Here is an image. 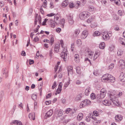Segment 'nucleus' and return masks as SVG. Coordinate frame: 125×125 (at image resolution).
I'll use <instances>...</instances> for the list:
<instances>
[{"label": "nucleus", "mask_w": 125, "mask_h": 125, "mask_svg": "<svg viewBox=\"0 0 125 125\" xmlns=\"http://www.w3.org/2000/svg\"><path fill=\"white\" fill-rule=\"evenodd\" d=\"M123 116L120 115H117L115 117L116 121L119 122L121 121L123 119Z\"/></svg>", "instance_id": "obj_12"}, {"label": "nucleus", "mask_w": 125, "mask_h": 125, "mask_svg": "<svg viewBox=\"0 0 125 125\" xmlns=\"http://www.w3.org/2000/svg\"><path fill=\"white\" fill-rule=\"evenodd\" d=\"M80 31L79 30H76L75 31V33L76 34V35H78Z\"/></svg>", "instance_id": "obj_58"}, {"label": "nucleus", "mask_w": 125, "mask_h": 125, "mask_svg": "<svg viewBox=\"0 0 125 125\" xmlns=\"http://www.w3.org/2000/svg\"><path fill=\"white\" fill-rule=\"evenodd\" d=\"M8 69H5L3 72V76L5 78H7L8 76Z\"/></svg>", "instance_id": "obj_19"}, {"label": "nucleus", "mask_w": 125, "mask_h": 125, "mask_svg": "<svg viewBox=\"0 0 125 125\" xmlns=\"http://www.w3.org/2000/svg\"><path fill=\"white\" fill-rule=\"evenodd\" d=\"M31 98L33 100H35L37 99V96L36 94H33Z\"/></svg>", "instance_id": "obj_43"}, {"label": "nucleus", "mask_w": 125, "mask_h": 125, "mask_svg": "<svg viewBox=\"0 0 125 125\" xmlns=\"http://www.w3.org/2000/svg\"><path fill=\"white\" fill-rule=\"evenodd\" d=\"M69 6L70 8H73L74 7V4L73 3H70Z\"/></svg>", "instance_id": "obj_60"}, {"label": "nucleus", "mask_w": 125, "mask_h": 125, "mask_svg": "<svg viewBox=\"0 0 125 125\" xmlns=\"http://www.w3.org/2000/svg\"><path fill=\"white\" fill-rule=\"evenodd\" d=\"M84 52L87 54L88 57L90 58H93L94 53L93 52L88 49H87Z\"/></svg>", "instance_id": "obj_7"}, {"label": "nucleus", "mask_w": 125, "mask_h": 125, "mask_svg": "<svg viewBox=\"0 0 125 125\" xmlns=\"http://www.w3.org/2000/svg\"><path fill=\"white\" fill-rule=\"evenodd\" d=\"M57 85L56 82L55 81L52 87V89H54L55 87L57 86Z\"/></svg>", "instance_id": "obj_51"}, {"label": "nucleus", "mask_w": 125, "mask_h": 125, "mask_svg": "<svg viewBox=\"0 0 125 125\" xmlns=\"http://www.w3.org/2000/svg\"><path fill=\"white\" fill-rule=\"evenodd\" d=\"M71 108H67L65 111L66 113H69L70 112H71Z\"/></svg>", "instance_id": "obj_57"}, {"label": "nucleus", "mask_w": 125, "mask_h": 125, "mask_svg": "<svg viewBox=\"0 0 125 125\" xmlns=\"http://www.w3.org/2000/svg\"><path fill=\"white\" fill-rule=\"evenodd\" d=\"M88 34V31L87 30H84L82 34L81 38L82 39H85V38Z\"/></svg>", "instance_id": "obj_10"}, {"label": "nucleus", "mask_w": 125, "mask_h": 125, "mask_svg": "<svg viewBox=\"0 0 125 125\" xmlns=\"http://www.w3.org/2000/svg\"><path fill=\"white\" fill-rule=\"evenodd\" d=\"M100 34V33L98 31H96L93 34V36H98Z\"/></svg>", "instance_id": "obj_35"}, {"label": "nucleus", "mask_w": 125, "mask_h": 125, "mask_svg": "<svg viewBox=\"0 0 125 125\" xmlns=\"http://www.w3.org/2000/svg\"><path fill=\"white\" fill-rule=\"evenodd\" d=\"M79 56L78 54H76L74 55V60L76 62L78 63L79 62Z\"/></svg>", "instance_id": "obj_25"}, {"label": "nucleus", "mask_w": 125, "mask_h": 125, "mask_svg": "<svg viewBox=\"0 0 125 125\" xmlns=\"http://www.w3.org/2000/svg\"><path fill=\"white\" fill-rule=\"evenodd\" d=\"M16 124L17 125H22L21 122L20 121L18 120H14L11 123V124Z\"/></svg>", "instance_id": "obj_15"}, {"label": "nucleus", "mask_w": 125, "mask_h": 125, "mask_svg": "<svg viewBox=\"0 0 125 125\" xmlns=\"http://www.w3.org/2000/svg\"><path fill=\"white\" fill-rule=\"evenodd\" d=\"M90 13L87 11H85L81 12L79 15V17L81 20H84L90 15Z\"/></svg>", "instance_id": "obj_3"}, {"label": "nucleus", "mask_w": 125, "mask_h": 125, "mask_svg": "<svg viewBox=\"0 0 125 125\" xmlns=\"http://www.w3.org/2000/svg\"><path fill=\"white\" fill-rule=\"evenodd\" d=\"M95 10V9L93 6H91L89 7V10L90 11H92Z\"/></svg>", "instance_id": "obj_47"}, {"label": "nucleus", "mask_w": 125, "mask_h": 125, "mask_svg": "<svg viewBox=\"0 0 125 125\" xmlns=\"http://www.w3.org/2000/svg\"><path fill=\"white\" fill-rule=\"evenodd\" d=\"M76 43L79 45H81L82 42L81 40L80 39H78Z\"/></svg>", "instance_id": "obj_46"}, {"label": "nucleus", "mask_w": 125, "mask_h": 125, "mask_svg": "<svg viewBox=\"0 0 125 125\" xmlns=\"http://www.w3.org/2000/svg\"><path fill=\"white\" fill-rule=\"evenodd\" d=\"M70 80L69 79V81H67V82L65 83L64 84V86L65 87V88L66 87H67L69 85V84L70 83Z\"/></svg>", "instance_id": "obj_38"}, {"label": "nucleus", "mask_w": 125, "mask_h": 125, "mask_svg": "<svg viewBox=\"0 0 125 125\" xmlns=\"http://www.w3.org/2000/svg\"><path fill=\"white\" fill-rule=\"evenodd\" d=\"M94 20V17H90L87 20V22L89 23H91Z\"/></svg>", "instance_id": "obj_28"}, {"label": "nucleus", "mask_w": 125, "mask_h": 125, "mask_svg": "<svg viewBox=\"0 0 125 125\" xmlns=\"http://www.w3.org/2000/svg\"><path fill=\"white\" fill-rule=\"evenodd\" d=\"M37 17V19L38 21V23L40 24L41 25V17L39 15Z\"/></svg>", "instance_id": "obj_36"}, {"label": "nucleus", "mask_w": 125, "mask_h": 125, "mask_svg": "<svg viewBox=\"0 0 125 125\" xmlns=\"http://www.w3.org/2000/svg\"><path fill=\"white\" fill-rule=\"evenodd\" d=\"M91 98L92 99H94L96 98L95 94L94 93H92L90 95Z\"/></svg>", "instance_id": "obj_41"}, {"label": "nucleus", "mask_w": 125, "mask_h": 125, "mask_svg": "<svg viewBox=\"0 0 125 125\" xmlns=\"http://www.w3.org/2000/svg\"><path fill=\"white\" fill-rule=\"evenodd\" d=\"M40 11L42 14H43L44 13V11L42 9V7L41 6L40 8Z\"/></svg>", "instance_id": "obj_56"}, {"label": "nucleus", "mask_w": 125, "mask_h": 125, "mask_svg": "<svg viewBox=\"0 0 125 125\" xmlns=\"http://www.w3.org/2000/svg\"><path fill=\"white\" fill-rule=\"evenodd\" d=\"M92 117L93 116V114H90V115L86 117L85 120L87 122H89L90 121V118L92 119Z\"/></svg>", "instance_id": "obj_23"}, {"label": "nucleus", "mask_w": 125, "mask_h": 125, "mask_svg": "<svg viewBox=\"0 0 125 125\" xmlns=\"http://www.w3.org/2000/svg\"><path fill=\"white\" fill-rule=\"evenodd\" d=\"M34 62V61L33 60L30 59L29 60V64L30 65L33 64Z\"/></svg>", "instance_id": "obj_63"}, {"label": "nucleus", "mask_w": 125, "mask_h": 125, "mask_svg": "<svg viewBox=\"0 0 125 125\" xmlns=\"http://www.w3.org/2000/svg\"><path fill=\"white\" fill-rule=\"evenodd\" d=\"M53 113V111L52 110H50L48 112L46 113L45 117H50L52 115Z\"/></svg>", "instance_id": "obj_17"}, {"label": "nucleus", "mask_w": 125, "mask_h": 125, "mask_svg": "<svg viewBox=\"0 0 125 125\" xmlns=\"http://www.w3.org/2000/svg\"><path fill=\"white\" fill-rule=\"evenodd\" d=\"M102 81L104 82L108 81L109 82L114 83L115 81V78L110 74L106 73L101 78Z\"/></svg>", "instance_id": "obj_1"}, {"label": "nucleus", "mask_w": 125, "mask_h": 125, "mask_svg": "<svg viewBox=\"0 0 125 125\" xmlns=\"http://www.w3.org/2000/svg\"><path fill=\"white\" fill-rule=\"evenodd\" d=\"M90 101L89 100H85L82 101L80 105L81 108H82L85 106L87 105L90 104Z\"/></svg>", "instance_id": "obj_6"}, {"label": "nucleus", "mask_w": 125, "mask_h": 125, "mask_svg": "<svg viewBox=\"0 0 125 125\" xmlns=\"http://www.w3.org/2000/svg\"><path fill=\"white\" fill-rule=\"evenodd\" d=\"M103 104L105 105L108 106L110 105L111 104V103L109 100H105L103 101Z\"/></svg>", "instance_id": "obj_20"}, {"label": "nucleus", "mask_w": 125, "mask_h": 125, "mask_svg": "<svg viewBox=\"0 0 125 125\" xmlns=\"http://www.w3.org/2000/svg\"><path fill=\"white\" fill-rule=\"evenodd\" d=\"M71 50L73 51L74 50V43H72L71 45Z\"/></svg>", "instance_id": "obj_39"}, {"label": "nucleus", "mask_w": 125, "mask_h": 125, "mask_svg": "<svg viewBox=\"0 0 125 125\" xmlns=\"http://www.w3.org/2000/svg\"><path fill=\"white\" fill-rule=\"evenodd\" d=\"M93 114L94 115H93V116H97L98 115V112L96 111H94L93 112Z\"/></svg>", "instance_id": "obj_49"}, {"label": "nucleus", "mask_w": 125, "mask_h": 125, "mask_svg": "<svg viewBox=\"0 0 125 125\" xmlns=\"http://www.w3.org/2000/svg\"><path fill=\"white\" fill-rule=\"evenodd\" d=\"M82 83L81 81L79 80H77L76 82V84L79 85L80 84Z\"/></svg>", "instance_id": "obj_55"}, {"label": "nucleus", "mask_w": 125, "mask_h": 125, "mask_svg": "<svg viewBox=\"0 0 125 125\" xmlns=\"http://www.w3.org/2000/svg\"><path fill=\"white\" fill-rule=\"evenodd\" d=\"M73 72V68L71 66H69L68 68V75L70 74H72Z\"/></svg>", "instance_id": "obj_22"}, {"label": "nucleus", "mask_w": 125, "mask_h": 125, "mask_svg": "<svg viewBox=\"0 0 125 125\" xmlns=\"http://www.w3.org/2000/svg\"><path fill=\"white\" fill-rule=\"evenodd\" d=\"M90 89V88L89 87L86 89L85 92V94L86 95H88L89 94Z\"/></svg>", "instance_id": "obj_30"}, {"label": "nucleus", "mask_w": 125, "mask_h": 125, "mask_svg": "<svg viewBox=\"0 0 125 125\" xmlns=\"http://www.w3.org/2000/svg\"><path fill=\"white\" fill-rule=\"evenodd\" d=\"M122 93L121 92H120L119 93L117 94V97H120L122 95Z\"/></svg>", "instance_id": "obj_62"}, {"label": "nucleus", "mask_w": 125, "mask_h": 125, "mask_svg": "<svg viewBox=\"0 0 125 125\" xmlns=\"http://www.w3.org/2000/svg\"><path fill=\"white\" fill-rule=\"evenodd\" d=\"M76 70L77 73L78 74L81 73V69L80 67H77L76 68Z\"/></svg>", "instance_id": "obj_37"}, {"label": "nucleus", "mask_w": 125, "mask_h": 125, "mask_svg": "<svg viewBox=\"0 0 125 125\" xmlns=\"http://www.w3.org/2000/svg\"><path fill=\"white\" fill-rule=\"evenodd\" d=\"M67 54V51L66 48H64L61 54V57L64 59V61H66Z\"/></svg>", "instance_id": "obj_4"}, {"label": "nucleus", "mask_w": 125, "mask_h": 125, "mask_svg": "<svg viewBox=\"0 0 125 125\" xmlns=\"http://www.w3.org/2000/svg\"><path fill=\"white\" fill-rule=\"evenodd\" d=\"M54 20L56 25L60 24L61 27H63L65 23V20L64 19H61L59 14H57L54 16Z\"/></svg>", "instance_id": "obj_2"}, {"label": "nucleus", "mask_w": 125, "mask_h": 125, "mask_svg": "<svg viewBox=\"0 0 125 125\" xmlns=\"http://www.w3.org/2000/svg\"><path fill=\"white\" fill-rule=\"evenodd\" d=\"M92 121L94 125H97L99 124L101 122L100 120H97L95 116L92 117Z\"/></svg>", "instance_id": "obj_11"}, {"label": "nucleus", "mask_w": 125, "mask_h": 125, "mask_svg": "<svg viewBox=\"0 0 125 125\" xmlns=\"http://www.w3.org/2000/svg\"><path fill=\"white\" fill-rule=\"evenodd\" d=\"M101 54V52L100 51H97L96 52L94 56L93 60L95 61L99 57L100 55Z\"/></svg>", "instance_id": "obj_13"}, {"label": "nucleus", "mask_w": 125, "mask_h": 125, "mask_svg": "<svg viewBox=\"0 0 125 125\" xmlns=\"http://www.w3.org/2000/svg\"><path fill=\"white\" fill-rule=\"evenodd\" d=\"M106 94L100 92V94H98L96 96V99H97V101L98 103L102 102V99L105 97Z\"/></svg>", "instance_id": "obj_5"}, {"label": "nucleus", "mask_w": 125, "mask_h": 125, "mask_svg": "<svg viewBox=\"0 0 125 125\" xmlns=\"http://www.w3.org/2000/svg\"><path fill=\"white\" fill-rule=\"evenodd\" d=\"M119 41L120 43L122 45H124V46H125V40L122 38H120L119 40Z\"/></svg>", "instance_id": "obj_27"}, {"label": "nucleus", "mask_w": 125, "mask_h": 125, "mask_svg": "<svg viewBox=\"0 0 125 125\" xmlns=\"http://www.w3.org/2000/svg\"><path fill=\"white\" fill-rule=\"evenodd\" d=\"M62 114V111L60 110L59 111L58 113V116H61Z\"/></svg>", "instance_id": "obj_52"}, {"label": "nucleus", "mask_w": 125, "mask_h": 125, "mask_svg": "<svg viewBox=\"0 0 125 125\" xmlns=\"http://www.w3.org/2000/svg\"><path fill=\"white\" fill-rule=\"evenodd\" d=\"M70 120V119H68L64 120L63 121V123H65L66 124L67 123L69 122Z\"/></svg>", "instance_id": "obj_54"}, {"label": "nucleus", "mask_w": 125, "mask_h": 125, "mask_svg": "<svg viewBox=\"0 0 125 125\" xmlns=\"http://www.w3.org/2000/svg\"><path fill=\"white\" fill-rule=\"evenodd\" d=\"M60 46L59 44H56L55 45L54 47V51L55 52H58Z\"/></svg>", "instance_id": "obj_26"}, {"label": "nucleus", "mask_w": 125, "mask_h": 125, "mask_svg": "<svg viewBox=\"0 0 125 125\" xmlns=\"http://www.w3.org/2000/svg\"><path fill=\"white\" fill-rule=\"evenodd\" d=\"M47 4V1L46 0H45L43 2L42 5L43 7L44 8H45L46 7Z\"/></svg>", "instance_id": "obj_45"}, {"label": "nucleus", "mask_w": 125, "mask_h": 125, "mask_svg": "<svg viewBox=\"0 0 125 125\" xmlns=\"http://www.w3.org/2000/svg\"><path fill=\"white\" fill-rule=\"evenodd\" d=\"M62 84L61 82H60L59 83L58 85V89L56 90V92L58 94H60L62 90Z\"/></svg>", "instance_id": "obj_16"}, {"label": "nucleus", "mask_w": 125, "mask_h": 125, "mask_svg": "<svg viewBox=\"0 0 125 125\" xmlns=\"http://www.w3.org/2000/svg\"><path fill=\"white\" fill-rule=\"evenodd\" d=\"M105 47V44L104 42H102L99 45V47L100 49H104Z\"/></svg>", "instance_id": "obj_32"}, {"label": "nucleus", "mask_w": 125, "mask_h": 125, "mask_svg": "<svg viewBox=\"0 0 125 125\" xmlns=\"http://www.w3.org/2000/svg\"><path fill=\"white\" fill-rule=\"evenodd\" d=\"M123 53V51H118L117 52V54L119 56H121L122 55V54Z\"/></svg>", "instance_id": "obj_53"}, {"label": "nucleus", "mask_w": 125, "mask_h": 125, "mask_svg": "<svg viewBox=\"0 0 125 125\" xmlns=\"http://www.w3.org/2000/svg\"><path fill=\"white\" fill-rule=\"evenodd\" d=\"M94 74L96 76H97L98 75V71L97 70L94 71L93 72Z\"/></svg>", "instance_id": "obj_50"}, {"label": "nucleus", "mask_w": 125, "mask_h": 125, "mask_svg": "<svg viewBox=\"0 0 125 125\" xmlns=\"http://www.w3.org/2000/svg\"><path fill=\"white\" fill-rule=\"evenodd\" d=\"M118 13L119 15V16H122L123 15L122 14V12L121 10H119L118 11Z\"/></svg>", "instance_id": "obj_59"}, {"label": "nucleus", "mask_w": 125, "mask_h": 125, "mask_svg": "<svg viewBox=\"0 0 125 125\" xmlns=\"http://www.w3.org/2000/svg\"><path fill=\"white\" fill-rule=\"evenodd\" d=\"M114 64L113 63H111L108 66V69H112L114 67Z\"/></svg>", "instance_id": "obj_40"}, {"label": "nucleus", "mask_w": 125, "mask_h": 125, "mask_svg": "<svg viewBox=\"0 0 125 125\" xmlns=\"http://www.w3.org/2000/svg\"><path fill=\"white\" fill-rule=\"evenodd\" d=\"M51 101L50 100L48 101H45V103L46 105H48L51 103Z\"/></svg>", "instance_id": "obj_61"}, {"label": "nucleus", "mask_w": 125, "mask_h": 125, "mask_svg": "<svg viewBox=\"0 0 125 125\" xmlns=\"http://www.w3.org/2000/svg\"><path fill=\"white\" fill-rule=\"evenodd\" d=\"M39 40V38L36 37H35L34 39V40H33V41H35V42H37V41H38Z\"/></svg>", "instance_id": "obj_64"}, {"label": "nucleus", "mask_w": 125, "mask_h": 125, "mask_svg": "<svg viewBox=\"0 0 125 125\" xmlns=\"http://www.w3.org/2000/svg\"><path fill=\"white\" fill-rule=\"evenodd\" d=\"M119 63L120 64V66H125V62L123 60L121 59L119 61Z\"/></svg>", "instance_id": "obj_34"}, {"label": "nucleus", "mask_w": 125, "mask_h": 125, "mask_svg": "<svg viewBox=\"0 0 125 125\" xmlns=\"http://www.w3.org/2000/svg\"><path fill=\"white\" fill-rule=\"evenodd\" d=\"M68 3V1L67 0H65L63 1L62 4V5L63 7L67 6Z\"/></svg>", "instance_id": "obj_29"}, {"label": "nucleus", "mask_w": 125, "mask_h": 125, "mask_svg": "<svg viewBox=\"0 0 125 125\" xmlns=\"http://www.w3.org/2000/svg\"><path fill=\"white\" fill-rule=\"evenodd\" d=\"M54 38L51 36L50 39V42H51V45H52L53 43L54 42Z\"/></svg>", "instance_id": "obj_44"}, {"label": "nucleus", "mask_w": 125, "mask_h": 125, "mask_svg": "<svg viewBox=\"0 0 125 125\" xmlns=\"http://www.w3.org/2000/svg\"><path fill=\"white\" fill-rule=\"evenodd\" d=\"M100 93H104L105 94H106V90L104 88H103L102 89Z\"/></svg>", "instance_id": "obj_48"}, {"label": "nucleus", "mask_w": 125, "mask_h": 125, "mask_svg": "<svg viewBox=\"0 0 125 125\" xmlns=\"http://www.w3.org/2000/svg\"><path fill=\"white\" fill-rule=\"evenodd\" d=\"M119 78L121 81L124 82L125 81V74L123 72L121 73L119 76Z\"/></svg>", "instance_id": "obj_14"}, {"label": "nucleus", "mask_w": 125, "mask_h": 125, "mask_svg": "<svg viewBox=\"0 0 125 125\" xmlns=\"http://www.w3.org/2000/svg\"><path fill=\"white\" fill-rule=\"evenodd\" d=\"M83 117V114L81 113H79L77 116V119L78 121H79L82 120Z\"/></svg>", "instance_id": "obj_24"}, {"label": "nucleus", "mask_w": 125, "mask_h": 125, "mask_svg": "<svg viewBox=\"0 0 125 125\" xmlns=\"http://www.w3.org/2000/svg\"><path fill=\"white\" fill-rule=\"evenodd\" d=\"M117 95V94H115V93H110L109 95L110 98V100L111 101H113V100H114L115 99H116Z\"/></svg>", "instance_id": "obj_9"}, {"label": "nucleus", "mask_w": 125, "mask_h": 125, "mask_svg": "<svg viewBox=\"0 0 125 125\" xmlns=\"http://www.w3.org/2000/svg\"><path fill=\"white\" fill-rule=\"evenodd\" d=\"M68 20L69 23L70 25H73L74 23V21L73 19V17L72 14H70L68 17Z\"/></svg>", "instance_id": "obj_8"}, {"label": "nucleus", "mask_w": 125, "mask_h": 125, "mask_svg": "<svg viewBox=\"0 0 125 125\" xmlns=\"http://www.w3.org/2000/svg\"><path fill=\"white\" fill-rule=\"evenodd\" d=\"M52 49H53V48H51V50L50 51V52H49V56L51 57H52L53 55V52H52Z\"/></svg>", "instance_id": "obj_42"}, {"label": "nucleus", "mask_w": 125, "mask_h": 125, "mask_svg": "<svg viewBox=\"0 0 125 125\" xmlns=\"http://www.w3.org/2000/svg\"><path fill=\"white\" fill-rule=\"evenodd\" d=\"M29 118L31 119H32L33 120H35V113H32L29 114Z\"/></svg>", "instance_id": "obj_18"}, {"label": "nucleus", "mask_w": 125, "mask_h": 125, "mask_svg": "<svg viewBox=\"0 0 125 125\" xmlns=\"http://www.w3.org/2000/svg\"><path fill=\"white\" fill-rule=\"evenodd\" d=\"M82 94H81L78 95L75 98V100L77 101L80 100L82 97Z\"/></svg>", "instance_id": "obj_31"}, {"label": "nucleus", "mask_w": 125, "mask_h": 125, "mask_svg": "<svg viewBox=\"0 0 125 125\" xmlns=\"http://www.w3.org/2000/svg\"><path fill=\"white\" fill-rule=\"evenodd\" d=\"M110 36L108 33H105L103 35V37L104 39L106 40L107 39H109Z\"/></svg>", "instance_id": "obj_21"}, {"label": "nucleus", "mask_w": 125, "mask_h": 125, "mask_svg": "<svg viewBox=\"0 0 125 125\" xmlns=\"http://www.w3.org/2000/svg\"><path fill=\"white\" fill-rule=\"evenodd\" d=\"M112 102L114 105H116L117 106H119V105L118 103V100H116V99H115L114 100H113V101H112Z\"/></svg>", "instance_id": "obj_33"}]
</instances>
